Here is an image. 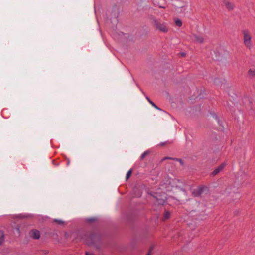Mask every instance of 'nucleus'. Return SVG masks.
Here are the masks:
<instances>
[{
  "label": "nucleus",
  "instance_id": "nucleus-1",
  "mask_svg": "<svg viewBox=\"0 0 255 255\" xmlns=\"http://www.w3.org/2000/svg\"><path fill=\"white\" fill-rule=\"evenodd\" d=\"M242 33L243 34L244 43L247 48L250 49L252 47V44L250 32L248 30L245 29L242 31Z\"/></svg>",
  "mask_w": 255,
  "mask_h": 255
},
{
  "label": "nucleus",
  "instance_id": "nucleus-2",
  "mask_svg": "<svg viewBox=\"0 0 255 255\" xmlns=\"http://www.w3.org/2000/svg\"><path fill=\"white\" fill-rule=\"evenodd\" d=\"M152 19L153 20V23L155 26L156 28L160 30L162 32H167L168 31V28L165 23H160L154 17H152Z\"/></svg>",
  "mask_w": 255,
  "mask_h": 255
},
{
  "label": "nucleus",
  "instance_id": "nucleus-3",
  "mask_svg": "<svg viewBox=\"0 0 255 255\" xmlns=\"http://www.w3.org/2000/svg\"><path fill=\"white\" fill-rule=\"evenodd\" d=\"M206 188L205 187L203 186L199 187L193 191L192 194L195 197H199L202 195L203 192L205 190Z\"/></svg>",
  "mask_w": 255,
  "mask_h": 255
},
{
  "label": "nucleus",
  "instance_id": "nucleus-4",
  "mask_svg": "<svg viewBox=\"0 0 255 255\" xmlns=\"http://www.w3.org/2000/svg\"><path fill=\"white\" fill-rule=\"evenodd\" d=\"M247 77L252 80H255V68L249 69L247 72Z\"/></svg>",
  "mask_w": 255,
  "mask_h": 255
},
{
  "label": "nucleus",
  "instance_id": "nucleus-5",
  "mask_svg": "<svg viewBox=\"0 0 255 255\" xmlns=\"http://www.w3.org/2000/svg\"><path fill=\"white\" fill-rule=\"evenodd\" d=\"M225 165L226 164L225 163L221 164L220 166L214 170V171L212 172L211 175L212 176H215L218 174L225 167Z\"/></svg>",
  "mask_w": 255,
  "mask_h": 255
},
{
  "label": "nucleus",
  "instance_id": "nucleus-6",
  "mask_svg": "<svg viewBox=\"0 0 255 255\" xmlns=\"http://www.w3.org/2000/svg\"><path fill=\"white\" fill-rule=\"evenodd\" d=\"M95 234H91L89 235L88 237H89L91 239L90 241H88L87 240V236H85L84 237H82V239H83L86 242L87 244L90 245L94 243V238L95 237Z\"/></svg>",
  "mask_w": 255,
  "mask_h": 255
},
{
  "label": "nucleus",
  "instance_id": "nucleus-7",
  "mask_svg": "<svg viewBox=\"0 0 255 255\" xmlns=\"http://www.w3.org/2000/svg\"><path fill=\"white\" fill-rule=\"evenodd\" d=\"M193 38H194V40L196 42H198L199 43H201L204 41L203 38L202 36H200V35H193Z\"/></svg>",
  "mask_w": 255,
  "mask_h": 255
},
{
  "label": "nucleus",
  "instance_id": "nucleus-8",
  "mask_svg": "<svg viewBox=\"0 0 255 255\" xmlns=\"http://www.w3.org/2000/svg\"><path fill=\"white\" fill-rule=\"evenodd\" d=\"M40 237L39 231L36 230H33V239H38Z\"/></svg>",
  "mask_w": 255,
  "mask_h": 255
},
{
  "label": "nucleus",
  "instance_id": "nucleus-9",
  "mask_svg": "<svg viewBox=\"0 0 255 255\" xmlns=\"http://www.w3.org/2000/svg\"><path fill=\"white\" fill-rule=\"evenodd\" d=\"M145 98L147 100V101L149 102V103L153 107H155L156 109H157L158 110H161V109L160 108H159L158 106H157L152 101H151L148 96H145Z\"/></svg>",
  "mask_w": 255,
  "mask_h": 255
},
{
  "label": "nucleus",
  "instance_id": "nucleus-10",
  "mask_svg": "<svg viewBox=\"0 0 255 255\" xmlns=\"http://www.w3.org/2000/svg\"><path fill=\"white\" fill-rule=\"evenodd\" d=\"M225 4L226 8L229 10H232L234 8L233 4L232 3H230L229 2H226Z\"/></svg>",
  "mask_w": 255,
  "mask_h": 255
},
{
  "label": "nucleus",
  "instance_id": "nucleus-11",
  "mask_svg": "<svg viewBox=\"0 0 255 255\" xmlns=\"http://www.w3.org/2000/svg\"><path fill=\"white\" fill-rule=\"evenodd\" d=\"M4 241V233L2 231H0V245H1Z\"/></svg>",
  "mask_w": 255,
  "mask_h": 255
},
{
  "label": "nucleus",
  "instance_id": "nucleus-12",
  "mask_svg": "<svg viewBox=\"0 0 255 255\" xmlns=\"http://www.w3.org/2000/svg\"><path fill=\"white\" fill-rule=\"evenodd\" d=\"M243 103L246 105H247V104L250 105V104L251 103V101L248 97H245L243 98Z\"/></svg>",
  "mask_w": 255,
  "mask_h": 255
},
{
  "label": "nucleus",
  "instance_id": "nucleus-13",
  "mask_svg": "<svg viewBox=\"0 0 255 255\" xmlns=\"http://www.w3.org/2000/svg\"><path fill=\"white\" fill-rule=\"evenodd\" d=\"M170 213L168 211H166L165 214L163 215V219L164 220H166L168 219L170 217Z\"/></svg>",
  "mask_w": 255,
  "mask_h": 255
},
{
  "label": "nucleus",
  "instance_id": "nucleus-14",
  "mask_svg": "<svg viewBox=\"0 0 255 255\" xmlns=\"http://www.w3.org/2000/svg\"><path fill=\"white\" fill-rule=\"evenodd\" d=\"M156 199L157 203L158 205H163L165 202V201L162 199H158L157 197H154Z\"/></svg>",
  "mask_w": 255,
  "mask_h": 255
},
{
  "label": "nucleus",
  "instance_id": "nucleus-15",
  "mask_svg": "<svg viewBox=\"0 0 255 255\" xmlns=\"http://www.w3.org/2000/svg\"><path fill=\"white\" fill-rule=\"evenodd\" d=\"M175 24L178 27H181L182 25V22L181 20L177 19L175 21Z\"/></svg>",
  "mask_w": 255,
  "mask_h": 255
},
{
  "label": "nucleus",
  "instance_id": "nucleus-16",
  "mask_svg": "<svg viewBox=\"0 0 255 255\" xmlns=\"http://www.w3.org/2000/svg\"><path fill=\"white\" fill-rule=\"evenodd\" d=\"M149 153V152L148 151H146L144 152L141 155L140 158L141 160H143L145 156H146Z\"/></svg>",
  "mask_w": 255,
  "mask_h": 255
},
{
  "label": "nucleus",
  "instance_id": "nucleus-17",
  "mask_svg": "<svg viewBox=\"0 0 255 255\" xmlns=\"http://www.w3.org/2000/svg\"><path fill=\"white\" fill-rule=\"evenodd\" d=\"M173 159V160H175L179 161L181 165L183 164V161L181 159H179V158H169V157H166V158H164V159Z\"/></svg>",
  "mask_w": 255,
  "mask_h": 255
},
{
  "label": "nucleus",
  "instance_id": "nucleus-18",
  "mask_svg": "<svg viewBox=\"0 0 255 255\" xmlns=\"http://www.w3.org/2000/svg\"><path fill=\"white\" fill-rule=\"evenodd\" d=\"M132 169H130L127 173L126 174V180H127L128 179L129 177L131 176V173H132Z\"/></svg>",
  "mask_w": 255,
  "mask_h": 255
},
{
  "label": "nucleus",
  "instance_id": "nucleus-19",
  "mask_svg": "<svg viewBox=\"0 0 255 255\" xmlns=\"http://www.w3.org/2000/svg\"><path fill=\"white\" fill-rule=\"evenodd\" d=\"M96 220V219L95 218H89L86 219V221L88 222H93Z\"/></svg>",
  "mask_w": 255,
  "mask_h": 255
},
{
  "label": "nucleus",
  "instance_id": "nucleus-20",
  "mask_svg": "<svg viewBox=\"0 0 255 255\" xmlns=\"http://www.w3.org/2000/svg\"><path fill=\"white\" fill-rule=\"evenodd\" d=\"M54 221L55 222H56L59 224H62L64 223V222L60 219H54Z\"/></svg>",
  "mask_w": 255,
  "mask_h": 255
},
{
  "label": "nucleus",
  "instance_id": "nucleus-21",
  "mask_svg": "<svg viewBox=\"0 0 255 255\" xmlns=\"http://www.w3.org/2000/svg\"><path fill=\"white\" fill-rule=\"evenodd\" d=\"M213 117L216 119V120L217 121V122H218V123L219 124V125H221V124H220V121L219 119V118L218 117V116L216 115H213Z\"/></svg>",
  "mask_w": 255,
  "mask_h": 255
},
{
  "label": "nucleus",
  "instance_id": "nucleus-22",
  "mask_svg": "<svg viewBox=\"0 0 255 255\" xmlns=\"http://www.w3.org/2000/svg\"><path fill=\"white\" fill-rule=\"evenodd\" d=\"M16 231L17 232L18 234H20V229L19 228H16L15 229Z\"/></svg>",
  "mask_w": 255,
  "mask_h": 255
},
{
  "label": "nucleus",
  "instance_id": "nucleus-23",
  "mask_svg": "<svg viewBox=\"0 0 255 255\" xmlns=\"http://www.w3.org/2000/svg\"><path fill=\"white\" fill-rule=\"evenodd\" d=\"M219 80L218 79H215L214 83L215 84L217 85Z\"/></svg>",
  "mask_w": 255,
  "mask_h": 255
},
{
  "label": "nucleus",
  "instance_id": "nucleus-24",
  "mask_svg": "<svg viewBox=\"0 0 255 255\" xmlns=\"http://www.w3.org/2000/svg\"><path fill=\"white\" fill-rule=\"evenodd\" d=\"M181 55L182 57H185L186 55V54L184 52H182V53H181Z\"/></svg>",
  "mask_w": 255,
  "mask_h": 255
},
{
  "label": "nucleus",
  "instance_id": "nucleus-25",
  "mask_svg": "<svg viewBox=\"0 0 255 255\" xmlns=\"http://www.w3.org/2000/svg\"><path fill=\"white\" fill-rule=\"evenodd\" d=\"M167 142H168V141H166V142H161V143H160V144L161 146H163V145H165V143H167Z\"/></svg>",
  "mask_w": 255,
  "mask_h": 255
},
{
  "label": "nucleus",
  "instance_id": "nucleus-26",
  "mask_svg": "<svg viewBox=\"0 0 255 255\" xmlns=\"http://www.w3.org/2000/svg\"><path fill=\"white\" fill-rule=\"evenodd\" d=\"M70 164V160L69 159H67V166H69Z\"/></svg>",
  "mask_w": 255,
  "mask_h": 255
},
{
  "label": "nucleus",
  "instance_id": "nucleus-27",
  "mask_svg": "<svg viewBox=\"0 0 255 255\" xmlns=\"http://www.w3.org/2000/svg\"><path fill=\"white\" fill-rule=\"evenodd\" d=\"M86 255H93L92 253H90L89 252H86Z\"/></svg>",
  "mask_w": 255,
  "mask_h": 255
},
{
  "label": "nucleus",
  "instance_id": "nucleus-28",
  "mask_svg": "<svg viewBox=\"0 0 255 255\" xmlns=\"http://www.w3.org/2000/svg\"><path fill=\"white\" fill-rule=\"evenodd\" d=\"M140 91H141V92L144 94L145 95V93H144V92L142 91V90L141 89H140Z\"/></svg>",
  "mask_w": 255,
  "mask_h": 255
},
{
  "label": "nucleus",
  "instance_id": "nucleus-29",
  "mask_svg": "<svg viewBox=\"0 0 255 255\" xmlns=\"http://www.w3.org/2000/svg\"><path fill=\"white\" fill-rule=\"evenodd\" d=\"M147 255H151L150 253H148Z\"/></svg>",
  "mask_w": 255,
  "mask_h": 255
},
{
  "label": "nucleus",
  "instance_id": "nucleus-30",
  "mask_svg": "<svg viewBox=\"0 0 255 255\" xmlns=\"http://www.w3.org/2000/svg\"><path fill=\"white\" fill-rule=\"evenodd\" d=\"M160 7L164 8V7H163V6H160Z\"/></svg>",
  "mask_w": 255,
  "mask_h": 255
}]
</instances>
